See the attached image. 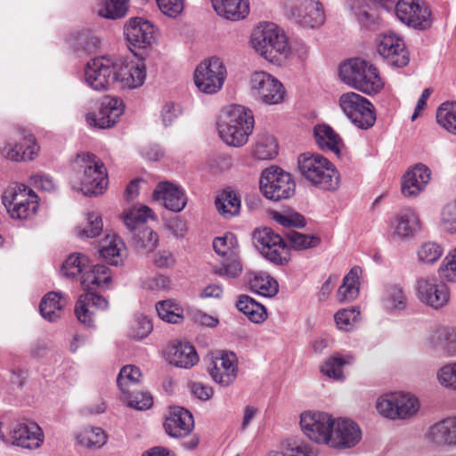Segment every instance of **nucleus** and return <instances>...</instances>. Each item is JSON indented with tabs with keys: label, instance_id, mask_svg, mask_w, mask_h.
Wrapping results in <instances>:
<instances>
[{
	"label": "nucleus",
	"instance_id": "obj_59",
	"mask_svg": "<svg viewBox=\"0 0 456 456\" xmlns=\"http://www.w3.org/2000/svg\"><path fill=\"white\" fill-rule=\"evenodd\" d=\"M287 237L291 247L297 250L315 248L321 243L319 236L305 234L297 231L289 232Z\"/></svg>",
	"mask_w": 456,
	"mask_h": 456
},
{
	"label": "nucleus",
	"instance_id": "obj_33",
	"mask_svg": "<svg viewBox=\"0 0 456 456\" xmlns=\"http://www.w3.org/2000/svg\"><path fill=\"white\" fill-rule=\"evenodd\" d=\"M167 360L179 368L190 369L199 362L195 348L186 342L170 344L166 351Z\"/></svg>",
	"mask_w": 456,
	"mask_h": 456
},
{
	"label": "nucleus",
	"instance_id": "obj_31",
	"mask_svg": "<svg viewBox=\"0 0 456 456\" xmlns=\"http://www.w3.org/2000/svg\"><path fill=\"white\" fill-rule=\"evenodd\" d=\"M164 427L170 436L183 437L191 432L194 427L193 417L183 407H172L166 418Z\"/></svg>",
	"mask_w": 456,
	"mask_h": 456
},
{
	"label": "nucleus",
	"instance_id": "obj_15",
	"mask_svg": "<svg viewBox=\"0 0 456 456\" xmlns=\"http://www.w3.org/2000/svg\"><path fill=\"white\" fill-rule=\"evenodd\" d=\"M253 244L270 262L284 265L289 260V253L282 238L270 228L256 230L253 233Z\"/></svg>",
	"mask_w": 456,
	"mask_h": 456
},
{
	"label": "nucleus",
	"instance_id": "obj_24",
	"mask_svg": "<svg viewBox=\"0 0 456 456\" xmlns=\"http://www.w3.org/2000/svg\"><path fill=\"white\" fill-rule=\"evenodd\" d=\"M124 110L125 106L120 98L107 96L101 102L98 112H88L86 120L90 126L110 128L118 123Z\"/></svg>",
	"mask_w": 456,
	"mask_h": 456
},
{
	"label": "nucleus",
	"instance_id": "obj_29",
	"mask_svg": "<svg viewBox=\"0 0 456 456\" xmlns=\"http://www.w3.org/2000/svg\"><path fill=\"white\" fill-rule=\"evenodd\" d=\"M152 199L173 212H181L187 204L184 190L168 181L159 182L156 185Z\"/></svg>",
	"mask_w": 456,
	"mask_h": 456
},
{
	"label": "nucleus",
	"instance_id": "obj_9",
	"mask_svg": "<svg viewBox=\"0 0 456 456\" xmlns=\"http://www.w3.org/2000/svg\"><path fill=\"white\" fill-rule=\"evenodd\" d=\"M338 105L342 112L357 128L367 130L376 122L373 104L365 97L348 92L338 98Z\"/></svg>",
	"mask_w": 456,
	"mask_h": 456
},
{
	"label": "nucleus",
	"instance_id": "obj_55",
	"mask_svg": "<svg viewBox=\"0 0 456 456\" xmlns=\"http://www.w3.org/2000/svg\"><path fill=\"white\" fill-rule=\"evenodd\" d=\"M142 372L136 366L126 365L123 367L117 379L118 386L122 393L129 392L141 380Z\"/></svg>",
	"mask_w": 456,
	"mask_h": 456
},
{
	"label": "nucleus",
	"instance_id": "obj_44",
	"mask_svg": "<svg viewBox=\"0 0 456 456\" xmlns=\"http://www.w3.org/2000/svg\"><path fill=\"white\" fill-rule=\"evenodd\" d=\"M444 253V246L435 240L423 241L416 248L417 261L423 265L436 264Z\"/></svg>",
	"mask_w": 456,
	"mask_h": 456
},
{
	"label": "nucleus",
	"instance_id": "obj_7",
	"mask_svg": "<svg viewBox=\"0 0 456 456\" xmlns=\"http://www.w3.org/2000/svg\"><path fill=\"white\" fill-rule=\"evenodd\" d=\"M2 201L10 217L29 220L38 211L39 199L37 193L24 184L15 185L4 191Z\"/></svg>",
	"mask_w": 456,
	"mask_h": 456
},
{
	"label": "nucleus",
	"instance_id": "obj_20",
	"mask_svg": "<svg viewBox=\"0 0 456 456\" xmlns=\"http://www.w3.org/2000/svg\"><path fill=\"white\" fill-rule=\"evenodd\" d=\"M284 4L303 27L317 28L325 22V11L320 0H284Z\"/></svg>",
	"mask_w": 456,
	"mask_h": 456
},
{
	"label": "nucleus",
	"instance_id": "obj_25",
	"mask_svg": "<svg viewBox=\"0 0 456 456\" xmlns=\"http://www.w3.org/2000/svg\"><path fill=\"white\" fill-rule=\"evenodd\" d=\"M379 55L395 67L402 68L408 64L409 53L402 37L395 33H386L379 36L376 40Z\"/></svg>",
	"mask_w": 456,
	"mask_h": 456
},
{
	"label": "nucleus",
	"instance_id": "obj_43",
	"mask_svg": "<svg viewBox=\"0 0 456 456\" xmlns=\"http://www.w3.org/2000/svg\"><path fill=\"white\" fill-rule=\"evenodd\" d=\"M345 7L362 27L371 28L376 25L377 17L370 12L364 0H345Z\"/></svg>",
	"mask_w": 456,
	"mask_h": 456
},
{
	"label": "nucleus",
	"instance_id": "obj_61",
	"mask_svg": "<svg viewBox=\"0 0 456 456\" xmlns=\"http://www.w3.org/2000/svg\"><path fill=\"white\" fill-rule=\"evenodd\" d=\"M123 394L127 404L135 410L145 411L153 404L152 396L148 392H136L134 389H130L129 392Z\"/></svg>",
	"mask_w": 456,
	"mask_h": 456
},
{
	"label": "nucleus",
	"instance_id": "obj_14",
	"mask_svg": "<svg viewBox=\"0 0 456 456\" xmlns=\"http://www.w3.org/2000/svg\"><path fill=\"white\" fill-rule=\"evenodd\" d=\"M391 12L403 24L419 30L432 25V12L424 0H397Z\"/></svg>",
	"mask_w": 456,
	"mask_h": 456
},
{
	"label": "nucleus",
	"instance_id": "obj_19",
	"mask_svg": "<svg viewBox=\"0 0 456 456\" xmlns=\"http://www.w3.org/2000/svg\"><path fill=\"white\" fill-rule=\"evenodd\" d=\"M300 427L311 441L328 445L334 424L332 415L320 411H305L300 414Z\"/></svg>",
	"mask_w": 456,
	"mask_h": 456
},
{
	"label": "nucleus",
	"instance_id": "obj_40",
	"mask_svg": "<svg viewBox=\"0 0 456 456\" xmlns=\"http://www.w3.org/2000/svg\"><path fill=\"white\" fill-rule=\"evenodd\" d=\"M354 362V357L350 354H335L323 362L321 370L325 376L342 381L345 379L344 368Z\"/></svg>",
	"mask_w": 456,
	"mask_h": 456
},
{
	"label": "nucleus",
	"instance_id": "obj_27",
	"mask_svg": "<svg viewBox=\"0 0 456 456\" xmlns=\"http://www.w3.org/2000/svg\"><path fill=\"white\" fill-rule=\"evenodd\" d=\"M124 35L130 46L146 49L155 41V27L144 18L133 17L126 22Z\"/></svg>",
	"mask_w": 456,
	"mask_h": 456
},
{
	"label": "nucleus",
	"instance_id": "obj_46",
	"mask_svg": "<svg viewBox=\"0 0 456 456\" xmlns=\"http://www.w3.org/2000/svg\"><path fill=\"white\" fill-rule=\"evenodd\" d=\"M253 154L260 160L273 159L278 154V144L274 136L268 133L257 134Z\"/></svg>",
	"mask_w": 456,
	"mask_h": 456
},
{
	"label": "nucleus",
	"instance_id": "obj_8",
	"mask_svg": "<svg viewBox=\"0 0 456 456\" xmlns=\"http://www.w3.org/2000/svg\"><path fill=\"white\" fill-rule=\"evenodd\" d=\"M39 151L36 137L24 130H17L0 142V156L12 162L32 161Z\"/></svg>",
	"mask_w": 456,
	"mask_h": 456
},
{
	"label": "nucleus",
	"instance_id": "obj_5",
	"mask_svg": "<svg viewBox=\"0 0 456 456\" xmlns=\"http://www.w3.org/2000/svg\"><path fill=\"white\" fill-rule=\"evenodd\" d=\"M301 175L313 185L324 191H336L340 185V175L327 158L318 153H303L297 159Z\"/></svg>",
	"mask_w": 456,
	"mask_h": 456
},
{
	"label": "nucleus",
	"instance_id": "obj_48",
	"mask_svg": "<svg viewBox=\"0 0 456 456\" xmlns=\"http://www.w3.org/2000/svg\"><path fill=\"white\" fill-rule=\"evenodd\" d=\"M215 252L223 258H230L239 256V246L236 236L232 232H226L213 240Z\"/></svg>",
	"mask_w": 456,
	"mask_h": 456
},
{
	"label": "nucleus",
	"instance_id": "obj_41",
	"mask_svg": "<svg viewBox=\"0 0 456 456\" xmlns=\"http://www.w3.org/2000/svg\"><path fill=\"white\" fill-rule=\"evenodd\" d=\"M216 207L224 218L229 219L240 213V199L234 191L226 189L217 195Z\"/></svg>",
	"mask_w": 456,
	"mask_h": 456
},
{
	"label": "nucleus",
	"instance_id": "obj_45",
	"mask_svg": "<svg viewBox=\"0 0 456 456\" xmlns=\"http://www.w3.org/2000/svg\"><path fill=\"white\" fill-rule=\"evenodd\" d=\"M157 218L154 212L147 206L135 205L124 211L122 219L125 225L133 232L139 224L146 223L149 219Z\"/></svg>",
	"mask_w": 456,
	"mask_h": 456
},
{
	"label": "nucleus",
	"instance_id": "obj_39",
	"mask_svg": "<svg viewBox=\"0 0 456 456\" xmlns=\"http://www.w3.org/2000/svg\"><path fill=\"white\" fill-rule=\"evenodd\" d=\"M248 280L250 289L260 296L272 297L278 293V282L265 272H252L248 273Z\"/></svg>",
	"mask_w": 456,
	"mask_h": 456
},
{
	"label": "nucleus",
	"instance_id": "obj_16",
	"mask_svg": "<svg viewBox=\"0 0 456 456\" xmlns=\"http://www.w3.org/2000/svg\"><path fill=\"white\" fill-rule=\"evenodd\" d=\"M423 347L445 357L456 355V327L440 323L431 325L423 338Z\"/></svg>",
	"mask_w": 456,
	"mask_h": 456
},
{
	"label": "nucleus",
	"instance_id": "obj_4",
	"mask_svg": "<svg viewBox=\"0 0 456 456\" xmlns=\"http://www.w3.org/2000/svg\"><path fill=\"white\" fill-rule=\"evenodd\" d=\"M250 45L256 53L272 63L289 53L288 36L273 22H260L252 31Z\"/></svg>",
	"mask_w": 456,
	"mask_h": 456
},
{
	"label": "nucleus",
	"instance_id": "obj_52",
	"mask_svg": "<svg viewBox=\"0 0 456 456\" xmlns=\"http://www.w3.org/2000/svg\"><path fill=\"white\" fill-rule=\"evenodd\" d=\"M160 319L170 323H179L183 319V310L175 300H164L156 305Z\"/></svg>",
	"mask_w": 456,
	"mask_h": 456
},
{
	"label": "nucleus",
	"instance_id": "obj_18",
	"mask_svg": "<svg viewBox=\"0 0 456 456\" xmlns=\"http://www.w3.org/2000/svg\"><path fill=\"white\" fill-rule=\"evenodd\" d=\"M115 58L101 56L87 62L84 69V82L95 91L107 90L115 85Z\"/></svg>",
	"mask_w": 456,
	"mask_h": 456
},
{
	"label": "nucleus",
	"instance_id": "obj_6",
	"mask_svg": "<svg viewBox=\"0 0 456 456\" xmlns=\"http://www.w3.org/2000/svg\"><path fill=\"white\" fill-rule=\"evenodd\" d=\"M377 412L389 420H408L420 410V402L412 393L393 391L379 395L375 403Z\"/></svg>",
	"mask_w": 456,
	"mask_h": 456
},
{
	"label": "nucleus",
	"instance_id": "obj_50",
	"mask_svg": "<svg viewBox=\"0 0 456 456\" xmlns=\"http://www.w3.org/2000/svg\"><path fill=\"white\" fill-rule=\"evenodd\" d=\"M89 265L88 257L81 253L70 254L63 262L61 273L68 278H74L83 274Z\"/></svg>",
	"mask_w": 456,
	"mask_h": 456
},
{
	"label": "nucleus",
	"instance_id": "obj_57",
	"mask_svg": "<svg viewBox=\"0 0 456 456\" xmlns=\"http://www.w3.org/2000/svg\"><path fill=\"white\" fill-rule=\"evenodd\" d=\"M77 442L88 448H100L107 440L104 431L101 428H86L77 436Z\"/></svg>",
	"mask_w": 456,
	"mask_h": 456
},
{
	"label": "nucleus",
	"instance_id": "obj_47",
	"mask_svg": "<svg viewBox=\"0 0 456 456\" xmlns=\"http://www.w3.org/2000/svg\"><path fill=\"white\" fill-rule=\"evenodd\" d=\"M236 305L254 323H262L267 318L265 306L248 296H240Z\"/></svg>",
	"mask_w": 456,
	"mask_h": 456
},
{
	"label": "nucleus",
	"instance_id": "obj_10",
	"mask_svg": "<svg viewBox=\"0 0 456 456\" xmlns=\"http://www.w3.org/2000/svg\"><path fill=\"white\" fill-rule=\"evenodd\" d=\"M252 96L266 105H278L285 101L286 89L273 75L266 71H255L249 77Z\"/></svg>",
	"mask_w": 456,
	"mask_h": 456
},
{
	"label": "nucleus",
	"instance_id": "obj_42",
	"mask_svg": "<svg viewBox=\"0 0 456 456\" xmlns=\"http://www.w3.org/2000/svg\"><path fill=\"white\" fill-rule=\"evenodd\" d=\"M361 273L362 269L354 266L344 277L343 283L338 290V299L340 302L351 301L358 297Z\"/></svg>",
	"mask_w": 456,
	"mask_h": 456
},
{
	"label": "nucleus",
	"instance_id": "obj_34",
	"mask_svg": "<svg viewBox=\"0 0 456 456\" xmlns=\"http://www.w3.org/2000/svg\"><path fill=\"white\" fill-rule=\"evenodd\" d=\"M380 304L383 310L388 314H397L407 307L408 297L403 286L388 284L385 286Z\"/></svg>",
	"mask_w": 456,
	"mask_h": 456
},
{
	"label": "nucleus",
	"instance_id": "obj_51",
	"mask_svg": "<svg viewBox=\"0 0 456 456\" xmlns=\"http://www.w3.org/2000/svg\"><path fill=\"white\" fill-rule=\"evenodd\" d=\"M436 121L446 131L456 134V102L442 103L436 111Z\"/></svg>",
	"mask_w": 456,
	"mask_h": 456
},
{
	"label": "nucleus",
	"instance_id": "obj_56",
	"mask_svg": "<svg viewBox=\"0 0 456 456\" xmlns=\"http://www.w3.org/2000/svg\"><path fill=\"white\" fill-rule=\"evenodd\" d=\"M437 274L444 282L456 283V247L444 256L437 269Z\"/></svg>",
	"mask_w": 456,
	"mask_h": 456
},
{
	"label": "nucleus",
	"instance_id": "obj_38",
	"mask_svg": "<svg viewBox=\"0 0 456 456\" xmlns=\"http://www.w3.org/2000/svg\"><path fill=\"white\" fill-rule=\"evenodd\" d=\"M67 304L68 298L62 293L51 291L42 298L39 311L44 319L53 322L61 317Z\"/></svg>",
	"mask_w": 456,
	"mask_h": 456
},
{
	"label": "nucleus",
	"instance_id": "obj_21",
	"mask_svg": "<svg viewBox=\"0 0 456 456\" xmlns=\"http://www.w3.org/2000/svg\"><path fill=\"white\" fill-rule=\"evenodd\" d=\"M115 85L122 89L141 87L146 79V66L138 59L115 58Z\"/></svg>",
	"mask_w": 456,
	"mask_h": 456
},
{
	"label": "nucleus",
	"instance_id": "obj_58",
	"mask_svg": "<svg viewBox=\"0 0 456 456\" xmlns=\"http://www.w3.org/2000/svg\"><path fill=\"white\" fill-rule=\"evenodd\" d=\"M214 273L220 277L227 279L239 277L242 273V264L239 256L226 258L220 265H215Z\"/></svg>",
	"mask_w": 456,
	"mask_h": 456
},
{
	"label": "nucleus",
	"instance_id": "obj_60",
	"mask_svg": "<svg viewBox=\"0 0 456 456\" xmlns=\"http://www.w3.org/2000/svg\"><path fill=\"white\" fill-rule=\"evenodd\" d=\"M440 226L451 234H456V199L447 202L440 212Z\"/></svg>",
	"mask_w": 456,
	"mask_h": 456
},
{
	"label": "nucleus",
	"instance_id": "obj_64",
	"mask_svg": "<svg viewBox=\"0 0 456 456\" xmlns=\"http://www.w3.org/2000/svg\"><path fill=\"white\" fill-rule=\"evenodd\" d=\"M288 48L289 53L282 56L284 60L297 58L300 61H305L310 55L309 45L300 38H294L292 41L288 39Z\"/></svg>",
	"mask_w": 456,
	"mask_h": 456
},
{
	"label": "nucleus",
	"instance_id": "obj_2",
	"mask_svg": "<svg viewBox=\"0 0 456 456\" xmlns=\"http://www.w3.org/2000/svg\"><path fill=\"white\" fill-rule=\"evenodd\" d=\"M75 174L71 187L86 196L102 194L108 186V175L103 162L90 152L77 153L73 160Z\"/></svg>",
	"mask_w": 456,
	"mask_h": 456
},
{
	"label": "nucleus",
	"instance_id": "obj_23",
	"mask_svg": "<svg viewBox=\"0 0 456 456\" xmlns=\"http://www.w3.org/2000/svg\"><path fill=\"white\" fill-rule=\"evenodd\" d=\"M424 442L431 448H456V414L429 425L423 434Z\"/></svg>",
	"mask_w": 456,
	"mask_h": 456
},
{
	"label": "nucleus",
	"instance_id": "obj_11",
	"mask_svg": "<svg viewBox=\"0 0 456 456\" xmlns=\"http://www.w3.org/2000/svg\"><path fill=\"white\" fill-rule=\"evenodd\" d=\"M227 70L223 61L211 57L201 61L194 71V84L203 94H214L219 92L226 79Z\"/></svg>",
	"mask_w": 456,
	"mask_h": 456
},
{
	"label": "nucleus",
	"instance_id": "obj_12",
	"mask_svg": "<svg viewBox=\"0 0 456 456\" xmlns=\"http://www.w3.org/2000/svg\"><path fill=\"white\" fill-rule=\"evenodd\" d=\"M414 291L417 299L433 310H441L450 301V289L447 282L435 276L425 275L416 280Z\"/></svg>",
	"mask_w": 456,
	"mask_h": 456
},
{
	"label": "nucleus",
	"instance_id": "obj_63",
	"mask_svg": "<svg viewBox=\"0 0 456 456\" xmlns=\"http://www.w3.org/2000/svg\"><path fill=\"white\" fill-rule=\"evenodd\" d=\"M360 311L356 308L352 307L348 309H342L338 311L335 316V322L337 327L340 330L349 331L351 330L354 324L359 321Z\"/></svg>",
	"mask_w": 456,
	"mask_h": 456
},
{
	"label": "nucleus",
	"instance_id": "obj_30",
	"mask_svg": "<svg viewBox=\"0 0 456 456\" xmlns=\"http://www.w3.org/2000/svg\"><path fill=\"white\" fill-rule=\"evenodd\" d=\"M431 178L430 169L418 164L410 168L402 179V193L405 197H414L422 192Z\"/></svg>",
	"mask_w": 456,
	"mask_h": 456
},
{
	"label": "nucleus",
	"instance_id": "obj_36",
	"mask_svg": "<svg viewBox=\"0 0 456 456\" xmlns=\"http://www.w3.org/2000/svg\"><path fill=\"white\" fill-rule=\"evenodd\" d=\"M314 137L319 149L339 155L344 146L339 134L327 124H318L314 127Z\"/></svg>",
	"mask_w": 456,
	"mask_h": 456
},
{
	"label": "nucleus",
	"instance_id": "obj_1",
	"mask_svg": "<svg viewBox=\"0 0 456 456\" xmlns=\"http://www.w3.org/2000/svg\"><path fill=\"white\" fill-rule=\"evenodd\" d=\"M112 281L111 271L104 265H89L81 276V285L87 292L81 295L75 307L77 320L87 327L94 326L95 310H104L108 301L94 293L96 289H106Z\"/></svg>",
	"mask_w": 456,
	"mask_h": 456
},
{
	"label": "nucleus",
	"instance_id": "obj_35",
	"mask_svg": "<svg viewBox=\"0 0 456 456\" xmlns=\"http://www.w3.org/2000/svg\"><path fill=\"white\" fill-rule=\"evenodd\" d=\"M216 14L225 20L237 21L249 13L248 0H210Z\"/></svg>",
	"mask_w": 456,
	"mask_h": 456
},
{
	"label": "nucleus",
	"instance_id": "obj_37",
	"mask_svg": "<svg viewBox=\"0 0 456 456\" xmlns=\"http://www.w3.org/2000/svg\"><path fill=\"white\" fill-rule=\"evenodd\" d=\"M364 67H366V61L362 59L349 60L340 65L339 77L345 84L358 91L369 90L371 86L363 83L359 77V74L364 71Z\"/></svg>",
	"mask_w": 456,
	"mask_h": 456
},
{
	"label": "nucleus",
	"instance_id": "obj_17",
	"mask_svg": "<svg viewBox=\"0 0 456 456\" xmlns=\"http://www.w3.org/2000/svg\"><path fill=\"white\" fill-rule=\"evenodd\" d=\"M389 235L399 240L413 239L422 229L419 214L412 208H402L386 220Z\"/></svg>",
	"mask_w": 456,
	"mask_h": 456
},
{
	"label": "nucleus",
	"instance_id": "obj_13",
	"mask_svg": "<svg viewBox=\"0 0 456 456\" xmlns=\"http://www.w3.org/2000/svg\"><path fill=\"white\" fill-rule=\"evenodd\" d=\"M259 183L263 194L271 200L289 199L295 193L296 184L291 175L278 167L265 169Z\"/></svg>",
	"mask_w": 456,
	"mask_h": 456
},
{
	"label": "nucleus",
	"instance_id": "obj_54",
	"mask_svg": "<svg viewBox=\"0 0 456 456\" xmlns=\"http://www.w3.org/2000/svg\"><path fill=\"white\" fill-rule=\"evenodd\" d=\"M102 220L95 212H88L83 224L77 227V234L80 238H94L102 231Z\"/></svg>",
	"mask_w": 456,
	"mask_h": 456
},
{
	"label": "nucleus",
	"instance_id": "obj_53",
	"mask_svg": "<svg viewBox=\"0 0 456 456\" xmlns=\"http://www.w3.org/2000/svg\"><path fill=\"white\" fill-rule=\"evenodd\" d=\"M128 9V0H101L98 14L106 19L117 20L124 17Z\"/></svg>",
	"mask_w": 456,
	"mask_h": 456
},
{
	"label": "nucleus",
	"instance_id": "obj_28",
	"mask_svg": "<svg viewBox=\"0 0 456 456\" xmlns=\"http://www.w3.org/2000/svg\"><path fill=\"white\" fill-rule=\"evenodd\" d=\"M212 379L224 387L232 385L238 376V360L233 353H224L212 359L208 366Z\"/></svg>",
	"mask_w": 456,
	"mask_h": 456
},
{
	"label": "nucleus",
	"instance_id": "obj_62",
	"mask_svg": "<svg viewBox=\"0 0 456 456\" xmlns=\"http://www.w3.org/2000/svg\"><path fill=\"white\" fill-rule=\"evenodd\" d=\"M436 379L444 388L456 391V361L440 367L436 371Z\"/></svg>",
	"mask_w": 456,
	"mask_h": 456
},
{
	"label": "nucleus",
	"instance_id": "obj_26",
	"mask_svg": "<svg viewBox=\"0 0 456 456\" xmlns=\"http://www.w3.org/2000/svg\"><path fill=\"white\" fill-rule=\"evenodd\" d=\"M328 446L337 449L354 447L362 439V431L357 423L350 419L334 418Z\"/></svg>",
	"mask_w": 456,
	"mask_h": 456
},
{
	"label": "nucleus",
	"instance_id": "obj_3",
	"mask_svg": "<svg viewBox=\"0 0 456 456\" xmlns=\"http://www.w3.org/2000/svg\"><path fill=\"white\" fill-rule=\"evenodd\" d=\"M254 125L252 111L242 105L224 108L216 123L220 138L225 144L232 147H241L248 142Z\"/></svg>",
	"mask_w": 456,
	"mask_h": 456
},
{
	"label": "nucleus",
	"instance_id": "obj_49",
	"mask_svg": "<svg viewBox=\"0 0 456 456\" xmlns=\"http://www.w3.org/2000/svg\"><path fill=\"white\" fill-rule=\"evenodd\" d=\"M69 43L75 50L82 49L86 53H93L98 49L101 41L90 30H83L70 35Z\"/></svg>",
	"mask_w": 456,
	"mask_h": 456
},
{
	"label": "nucleus",
	"instance_id": "obj_22",
	"mask_svg": "<svg viewBox=\"0 0 456 456\" xmlns=\"http://www.w3.org/2000/svg\"><path fill=\"white\" fill-rule=\"evenodd\" d=\"M8 439L12 445L35 450L43 444L45 435L42 428L36 422L28 419H19L10 425Z\"/></svg>",
	"mask_w": 456,
	"mask_h": 456
},
{
	"label": "nucleus",
	"instance_id": "obj_32",
	"mask_svg": "<svg viewBox=\"0 0 456 456\" xmlns=\"http://www.w3.org/2000/svg\"><path fill=\"white\" fill-rule=\"evenodd\" d=\"M100 256L112 265H122L127 256L123 240L116 233H108L99 244Z\"/></svg>",
	"mask_w": 456,
	"mask_h": 456
}]
</instances>
